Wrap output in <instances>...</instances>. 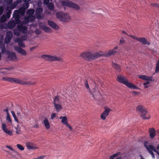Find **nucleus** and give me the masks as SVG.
Here are the masks:
<instances>
[{
    "label": "nucleus",
    "mask_w": 159,
    "mask_h": 159,
    "mask_svg": "<svg viewBox=\"0 0 159 159\" xmlns=\"http://www.w3.org/2000/svg\"><path fill=\"white\" fill-rule=\"evenodd\" d=\"M48 5V7L50 10L52 11L54 9V5L53 3H50Z\"/></svg>",
    "instance_id": "nucleus-37"
},
{
    "label": "nucleus",
    "mask_w": 159,
    "mask_h": 159,
    "mask_svg": "<svg viewBox=\"0 0 159 159\" xmlns=\"http://www.w3.org/2000/svg\"><path fill=\"white\" fill-rule=\"evenodd\" d=\"M18 25L17 28L18 30L23 34H26L28 32L27 28L26 26H23V24L21 23Z\"/></svg>",
    "instance_id": "nucleus-9"
},
{
    "label": "nucleus",
    "mask_w": 159,
    "mask_h": 159,
    "mask_svg": "<svg viewBox=\"0 0 159 159\" xmlns=\"http://www.w3.org/2000/svg\"><path fill=\"white\" fill-rule=\"evenodd\" d=\"M41 57L44 59L50 61H61L62 59L56 56H52L48 55H43L41 56Z\"/></svg>",
    "instance_id": "nucleus-7"
},
{
    "label": "nucleus",
    "mask_w": 159,
    "mask_h": 159,
    "mask_svg": "<svg viewBox=\"0 0 159 159\" xmlns=\"http://www.w3.org/2000/svg\"><path fill=\"white\" fill-rule=\"evenodd\" d=\"M62 3L64 6L74 9L75 10H79L80 9V7L78 5L71 1H63Z\"/></svg>",
    "instance_id": "nucleus-8"
},
{
    "label": "nucleus",
    "mask_w": 159,
    "mask_h": 159,
    "mask_svg": "<svg viewBox=\"0 0 159 159\" xmlns=\"http://www.w3.org/2000/svg\"><path fill=\"white\" fill-rule=\"evenodd\" d=\"M155 72L156 73H158L159 72V59L158 60L157 63Z\"/></svg>",
    "instance_id": "nucleus-38"
},
{
    "label": "nucleus",
    "mask_w": 159,
    "mask_h": 159,
    "mask_svg": "<svg viewBox=\"0 0 159 159\" xmlns=\"http://www.w3.org/2000/svg\"><path fill=\"white\" fill-rule=\"evenodd\" d=\"M136 110L137 112L140 113V116L143 119H148L150 118V115L143 106L140 105H138L136 107Z\"/></svg>",
    "instance_id": "nucleus-4"
},
{
    "label": "nucleus",
    "mask_w": 159,
    "mask_h": 159,
    "mask_svg": "<svg viewBox=\"0 0 159 159\" xmlns=\"http://www.w3.org/2000/svg\"><path fill=\"white\" fill-rule=\"evenodd\" d=\"M35 33L36 35H39L41 34V31L38 29H36L35 31Z\"/></svg>",
    "instance_id": "nucleus-44"
},
{
    "label": "nucleus",
    "mask_w": 159,
    "mask_h": 159,
    "mask_svg": "<svg viewBox=\"0 0 159 159\" xmlns=\"http://www.w3.org/2000/svg\"><path fill=\"white\" fill-rule=\"evenodd\" d=\"M16 41L18 42V43L22 42V40L20 39V38H17L16 39Z\"/></svg>",
    "instance_id": "nucleus-54"
},
{
    "label": "nucleus",
    "mask_w": 159,
    "mask_h": 159,
    "mask_svg": "<svg viewBox=\"0 0 159 159\" xmlns=\"http://www.w3.org/2000/svg\"><path fill=\"white\" fill-rule=\"evenodd\" d=\"M151 6L153 7H156L159 8V3L157 4L155 3H152L150 4Z\"/></svg>",
    "instance_id": "nucleus-41"
},
{
    "label": "nucleus",
    "mask_w": 159,
    "mask_h": 159,
    "mask_svg": "<svg viewBox=\"0 0 159 159\" xmlns=\"http://www.w3.org/2000/svg\"><path fill=\"white\" fill-rule=\"evenodd\" d=\"M0 48H1V52L3 54L6 53L7 54V51L6 49L5 45H2L0 47Z\"/></svg>",
    "instance_id": "nucleus-35"
},
{
    "label": "nucleus",
    "mask_w": 159,
    "mask_h": 159,
    "mask_svg": "<svg viewBox=\"0 0 159 159\" xmlns=\"http://www.w3.org/2000/svg\"><path fill=\"white\" fill-rule=\"evenodd\" d=\"M149 81H148L146 82H144L143 83V85L144 86H145L146 85H147L150 84V82Z\"/></svg>",
    "instance_id": "nucleus-58"
},
{
    "label": "nucleus",
    "mask_w": 159,
    "mask_h": 159,
    "mask_svg": "<svg viewBox=\"0 0 159 159\" xmlns=\"http://www.w3.org/2000/svg\"><path fill=\"white\" fill-rule=\"evenodd\" d=\"M16 114H17V115L18 116H21V114H20V113L19 111H18V112L16 113Z\"/></svg>",
    "instance_id": "nucleus-62"
},
{
    "label": "nucleus",
    "mask_w": 159,
    "mask_h": 159,
    "mask_svg": "<svg viewBox=\"0 0 159 159\" xmlns=\"http://www.w3.org/2000/svg\"><path fill=\"white\" fill-rule=\"evenodd\" d=\"M105 109L104 111L102 113L101 116V118L103 120H105L106 119V117L108 115L111 111L110 108L106 109L105 107Z\"/></svg>",
    "instance_id": "nucleus-10"
},
{
    "label": "nucleus",
    "mask_w": 159,
    "mask_h": 159,
    "mask_svg": "<svg viewBox=\"0 0 159 159\" xmlns=\"http://www.w3.org/2000/svg\"><path fill=\"white\" fill-rule=\"evenodd\" d=\"M11 114L12 115V116H13L15 121L16 122H17V123H19L18 120L17 118V117L16 116V115L15 112L14 111H11Z\"/></svg>",
    "instance_id": "nucleus-36"
},
{
    "label": "nucleus",
    "mask_w": 159,
    "mask_h": 159,
    "mask_svg": "<svg viewBox=\"0 0 159 159\" xmlns=\"http://www.w3.org/2000/svg\"><path fill=\"white\" fill-rule=\"evenodd\" d=\"M114 158V156H113V155H112L110 157L109 159H113Z\"/></svg>",
    "instance_id": "nucleus-63"
},
{
    "label": "nucleus",
    "mask_w": 159,
    "mask_h": 159,
    "mask_svg": "<svg viewBox=\"0 0 159 159\" xmlns=\"http://www.w3.org/2000/svg\"><path fill=\"white\" fill-rule=\"evenodd\" d=\"M13 17L15 18V21L17 24H20L22 23L21 20H20V15H13Z\"/></svg>",
    "instance_id": "nucleus-25"
},
{
    "label": "nucleus",
    "mask_w": 159,
    "mask_h": 159,
    "mask_svg": "<svg viewBox=\"0 0 159 159\" xmlns=\"http://www.w3.org/2000/svg\"><path fill=\"white\" fill-rule=\"evenodd\" d=\"M15 50L18 53L21 54L25 56L27 54V52L26 51L20 47L16 46L15 47Z\"/></svg>",
    "instance_id": "nucleus-17"
},
{
    "label": "nucleus",
    "mask_w": 159,
    "mask_h": 159,
    "mask_svg": "<svg viewBox=\"0 0 159 159\" xmlns=\"http://www.w3.org/2000/svg\"><path fill=\"white\" fill-rule=\"evenodd\" d=\"M66 126L68 127L69 129H70L71 130L72 129V128H71V126L70 125H69L68 123L67 124H66V125H65Z\"/></svg>",
    "instance_id": "nucleus-60"
},
{
    "label": "nucleus",
    "mask_w": 159,
    "mask_h": 159,
    "mask_svg": "<svg viewBox=\"0 0 159 159\" xmlns=\"http://www.w3.org/2000/svg\"><path fill=\"white\" fill-rule=\"evenodd\" d=\"M120 154V153L119 152H118L116 153L115 154H113V156H114V157H117L118 155H119Z\"/></svg>",
    "instance_id": "nucleus-57"
},
{
    "label": "nucleus",
    "mask_w": 159,
    "mask_h": 159,
    "mask_svg": "<svg viewBox=\"0 0 159 159\" xmlns=\"http://www.w3.org/2000/svg\"><path fill=\"white\" fill-rule=\"evenodd\" d=\"M12 37V34L10 31H8L6 33V37L5 39V42L7 43H9Z\"/></svg>",
    "instance_id": "nucleus-14"
},
{
    "label": "nucleus",
    "mask_w": 159,
    "mask_h": 159,
    "mask_svg": "<svg viewBox=\"0 0 159 159\" xmlns=\"http://www.w3.org/2000/svg\"><path fill=\"white\" fill-rule=\"evenodd\" d=\"M84 81V85L85 87H86V89L88 90H90V89L89 86L88 84V81L87 80H85Z\"/></svg>",
    "instance_id": "nucleus-29"
},
{
    "label": "nucleus",
    "mask_w": 159,
    "mask_h": 159,
    "mask_svg": "<svg viewBox=\"0 0 159 159\" xmlns=\"http://www.w3.org/2000/svg\"><path fill=\"white\" fill-rule=\"evenodd\" d=\"M3 111H4L6 112H7V114H9L8 109V108H7L6 109H4Z\"/></svg>",
    "instance_id": "nucleus-61"
},
{
    "label": "nucleus",
    "mask_w": 159,
    "mask_h": 159,
    "mask_svg": "<svg viewBox=\"0 0 159 159\" xmlns=\"http://www.w3.org/2000/svg\"><path fill=\"white\" fill-rule=\"evenodd\" d=\"M19 14L18 10H15L14 11L13 15H20Z\"/></svg>",
    "instance_id": "nucleus-48"
},
{
    "label": "nucleus",
    "mask_w": 159,
    "mask_h": 159,
    "mask_svg": "<svg viewBox=\"0 0 159 159\" xmlns=\"http://www.w3.org/2000/svg\"><path fill=\"white\" fill-rule=\"evenodd\" d=\"M45 126L46 129H49L50 127V124L47 118H46L43 121Z\"/></svg>",
    "instance_id": "nucleus-26"
},
{
    "label": "nucleus",
    "mask_w": 159,
    "mask_h": 159,
    "mask_svg": "<svg viewBox=\"0 0 159 159\" xmlns=\"http://www.w3.org/2000/svg\"><path fill=\"white\" fill-rule=\"evenodd\" d=\"M138 41L142 43L143 44L149 45L150 44V43L148 42L145 38L143 37L139 38Z\"/></svg>",
    "instance_id": "nucleus-21"
},
{
    "label": "nucleus",
    "mask_w": 159,
    "mask_h": 159,
    "mask_svg": "<svg viewBox=\"0 0 159 159\" xmlns=\"http://www.w3.org/2000/svg\"><path fill=\"white\" fill-rule=\"evenodd\" d=\"M30 21V17H25V18L23 22H22V23L23 24L25 23V24H28Z\"/></svg>",
    "instance_id": "nucleus-30"
},
{
    "label": "nucleus",
    "mask_w": 159,
    "mask_h": 159,
    "mask_svg": "<svg viewBox=\"0 0 159 159\" xmlns=\"http://www.w3.org/2000/svg\"><path fill=\"white\" fill-rule=\"evenodd\" d=\"M45 157V156L42 155L38 157L34 158V159H43Z\"/></svg>",
    "instance_id": "nucleus-50"
},
{
    "label": "nucleus",
    "mask_w": 159,
    "mask_h": 159,
    "mask_svg": "<svg viewBox=\"0 0 159 159\" xmlns=\"http://www.w3.org/2000/svg\"><path fill=\"white\" fill-rule=\"evenodd\" d=\"M56 116V113H53L52 114L51 117V119H53Z\"/></svg>",
    "instance_id": "nucleus-53"
},
{
    "label": "nucleus",
    "mask_w": 159,
    "mask_h": 159,
    "mask_svg": "<svg viewBox=\"0 0 159 159\" xmlns=\"http://www.w3.org/2000/svg\"><path fill=\"white\" fill-rule=\"evenodd\" d=\"M7 55H8V58L10 60H12L15 59L16 56L15 53L9 50L7 52Z\"/></svg>",
    "instance_id": "nucleus-12"
},
{
    "label": "nucleus",
    "mask_w": 159,
    "mask_h": 159,
    "mask_svg": "<svg viewBox=\"0 0 159 159\" xmlns=\"http://www.w3.org/2000/svg\"><path fill=\"white\" fill-rule=\"evenodd\" d=\"M143 144L144 147L146 148L148 152L151 155L153 158L154 159L155 156L152 151L155 152L159 155V152L156 149L153 145H149L148 142L146 141H144L143 142Z\"/></svg>",
    "instance_id": "nucleus-5"
},
{
    "label": "nucleus",
    "mask_w": 159,
    "mask_h": 159,
    "mask_svg": "<svg viewBox=\"0 0 159 159\" xmlns=\"http://www.w3.org/2000/svg\"><path fill=\"white\" fill-rule=\"evenodd\" d=\"M112 66L113 68L115 69L118 72L121 71V70L120 66L117 64L113 62L112 63Z\"/></svg>",
    "instance_id": "nucleus-22"
},
{
    "label": "nucleus",
    "mask_w": 159,
    "mask_h": 159,
    "mask_svg": "<svg viewBox=\"0 0 159 159\" xmlns=\"http://www.w3.org/2000/svg\"><path fill=\"white\" fill-rule=\"evenodd\" d=\"M3 36L0 35V46L2 44L3 42Z\"/></svg>",
    "instance_id": "nucleus-47"
},
{
    "label": "nucleus",
    "mask_w": 159,
    "mask_h": 159,
    "mask_svg": "<svg viewBox=\"0 0 159 159\" xmlns=\"http://www.w3.org/2000/svg\"><path fill=\"white\" fill-rule=\"evenodd\" d=\"M6 120L9 122L10 123H11V118H10V116L9 115V114H8L7 115V116L6 117Z\"/></svg>",
    "instance_id": "nucleus-42"
},
{
    "label": "nucleus",
    "mask_w": 159,
    "mask_h": 159,
    "mask_svg": "<svg viewBox=\"0 0 159 159\" xmlns=\"http://www.w3.org/2000/svg\"><path fill=\"white\" fill-rule=\"evenodd\" d=\"M18 11L20 14L22 16H23L25 14V8L21 7L19 8V10H18Z\"/></svg>",
    "instance_id": "nucleus-28"
},
{
    "label": "nucleus",
    "mask_w": 159,
    "mask_h": 159,
    "mask_svg": "<svg viewBox=\"0 0 159 159\" xmlns=\"http://www.w3.org/2000/svg\"><path fill=\"white\" fill-rule=\"evenodd\" d=\"M117 80L119 82L125 84L128 87L134 89H137V87L136 86L131 83L129 82L126 78L123 75H117Z\"/></svg>",
    "instance_id": "nucleus-3"
},
{
    "label": "nucleus",
    "mask_w": 159,
    "mask_h": 159,
    "mask_svg": "<svg viewBox=\"0 0 159 159\" xmlns=\"http://www.w3.org/2000/svg\"><path fill=\"white\" fill-rule=\"evenodd\" d=\"M57 18L61 21L63 22H68L70 19L69 15L62 12H57L56 14Z\"/></svg>",
    "instance_id": "nucleus-6"
},
{
    "label": "nucleus",
    "mask_w": 159,
    "mask_h": 159,
    "mask_svg": "<svg viewBox=\"0 0 159 159\" xmlns=\"http://www.w3.org/2000/svg\"><path fill=\"white\" fill-rule=\"evenodd\" d=\"M17 5V3L16 2H13L10 6V8L11 9H14Z\"/></svg>",
    "instance_id": "nucleus-39"
},
{
    "label": "nucleus",
    "mask_w": 159,
    "mask_h": 159,
    "mask_svg": "<svg viewBox=\"0 0 159 159\" xmlns=\"http://www.w3.org/2000/svg\"><path fill=\"white\" fill-rule=\"evenodd\" d=\"M39 25L40 29L46 32H49L51 31V29L49 27L45 26L42 23H40Z\"/></svg>",
    "instance_id": "nucleus-18"
},
{
    "label": "nucleus",
    "mask_w": 159,
    "mask_h": 159,
    "mask_svg": "<svg viewBox=\"0 0 159 159\" xmlns=\"http://www.w3.org/2000/svg\"><path fill=\"white\" fill-rule=\"evenodd\" d=\"M60 119H62L61 123H63L64 125L67 124L68 123L67 118L66 116H61L59 117Z\"/></svg>",
    "instance_id": "nucleus-24"
},
{
    "label": "nucleus",
    "mask_w": 159,
    "mask_h": 159,
    "mask_svg": "<svg viewBox=\"0 0 159 159\" xmlns=\"http://www.w3.org/2000/svg\"><path fill=\"white\" fill-rule=\"evenodd\" d=\"M132 38L136 40L137 41H138L139 38H138L136 37V36H135L134 35L132 36Z\"/></svg>",
    "instance_id": "nucleus-59"
},
{
    "label": "nucleus",
    "mask_w": 159,
    "mask_h": 159,
    "mask_svg": "<svg viewBox=\"0 0 159 159\" xmlns=\"http://www.w3.org/2000/svg\"><path fill=\"white\" fill-rule=\"evenodd\" d=\"M34 10L33 9H28L26 12V13L28 15H32L34 12Z\"/></svg>",
    "instance_id": "nucleus-34"
},
{
    "label": "nucleus",
    "mask_w": 159,
    "mask_h": 159,
    "mask_svg": "<svg viewBox=\"0 0 159 159\" xmlns=\"http://www.w3.org/2000/svg\"><path fill=\"white\" fill-rule=\"evenodd\" d=\"M7 18L5 15H3L0 18V23L5 22Z\"/></svg>",
    "instance_id": "nucleus-31"
},
{
    "label": "nucleus",
    "mask_w": 159,
    "mask_h": 159,
    "mask_svg": "<svg viewBox=\"0 0 159 159\" xmlns=\"http://www.w3.org/2000/svg\"><path fill=\"white\" fill-rule=\"evenodd\" d=\"M139 78L141 79L144 80L150 81H153L152 79V76H147L145 75H139Z\"/></svg>",
    "instance_id": "nucleus-19"
},
{
    "label": "nucleus",
    "mask_w": 159,
    "mask_h": 159,
    "mask_svg": "<svg viewBox=\"0 0 159 159\" xmlns=\"http://www.w3.org/2000/svg\"><path fill=\"white\" fill-rule=\"evenodd\" d=\"M30 17V21H34V17L33 16H29Z\"/></svg>",
    "instance_id": "nucleus-52"
},
{
    "label": "nucleus",
    "mask_w": 159,
    "mask_h": 159,
    "mask_svg": "<svg viewBox=\"0 0 159 159\" xmlns=\"http://www.w3.org/2000/svg\"><path fill=\"white\" fill-rule=\"evenodd\" d=\"M49 0H43V3L46 5H47L49 4Z\"/></svg>",
    "instance_id": "nucleus-51"
},
{
    "label": "nucleus",
    "mask_w": 159,
    "mask_h": 159,
    "mask_svg": "<svg viewBox=\"0 0 159 159\" xmlns=\"http://www.w3.org/2000/svg\"><path fill=\"white\" fill-rule=\"evenodd\" d=\"M2 130L5 133L10 136H11L12 135V131L7 129L5 124L2 123Z\"/></svg>",
    "instance_id": "nucleus-13"
},
{
    "label": "nucleus",
    "mask_w": 159,
    "mask_h": 159,
    "mask_svg": "<svg viewBox=\"0 0 159 159\" xmlns=\"http://www.w3.org/2000/svg\"><path fill=\"white\" fill-rule=\"evenodd\" d=\"M125 41L123 37H122L121 39L120 40V44H123L125 43Z\"/></svg>",
    "instance_id": "nucleus-49"
},
{
    "label": "nucleus",
    "mask_w": 159,
    "mask_h": 159,
    "mask_svg": "<svg viewBox=\"0 0 159 159\" xmlns=\"http://www.w3.org/2000/svg\"><path fill=\"white\" fill-rule=\"evenodd\" d=\"M16 24V22L15 21L11 20L8 22V26L9 28L12 29L15 27Z\"/></svg>",
    "instance_id": "nucleus-23"
},
{
    "label": "nucleus",
    "mask_w": 159,
    "mask_h": 159,
    "mask_svg": "<svg viewBox=\"0 0 159 159\" xmlns=\"http://www.w3.org/2000/svg\"><path fill=\"white\" fill-rule=\"evenodd\" d=\"M60 101L58 96H56L54 99V104H59Z\"/></svg>",
    "instance_id": "nucleus-32"
},
{
    "label": "nucleus",
    "mask_w": 159,
    "mask_h": 159,
    "mask_svg": "<svg viewBox=\"0 0 159 159\" xmlns=\"http://www.w3.org/2000/svg\"><path fill=\"white\" fill-rule=\"evenodd\" d=\"M18 45L19 46L22 48H24L25 47V45L23 43L22 41L18 43Z\"/></svg>",
    "instance_id": "nucleus-45"
},
{
    "label": "nucleus",
    "mask_w": 159,
    "mask_h": 159,
    "mask_svg": "<svg viewBox=\"0 0 159 159\" xmlns=\"http://www.w3.org/2000/svg\"><path fill=\"white\" fill-rule=\"evenodd\" d=\"M26 146L27 149L29 150L34 149L38 148L37 146H36L35 144L30 142L26 143Z\"/></svg>",
    "instance_id": "nucleus-16"
},
{
    "label": "nucleus",
    "mask_w": 159,
    "mask_h": 159,
    "mask_svg": "<svg viewBox=\"0 0 159 159\" xmlns=\"http://www.w3.org/2000/svg\"><path fill=\"white\" fill-rule=\"evenodd\" d=\"M117 46H115L113 49H110L105 52H94L91 51H86L80 54V57L88 61L95 60L101 56L109 57L111 55H114L117 52L116 50Z\"/></svg>",
    "instance_id": "nucleus-1"
},
{
    "label": "nucleus",
    "mask_w": 159,
    "mask_h": 159,
    "mask_svg": "<svg viewBox=\"0 0 159 159\" xmlns=\"http://www.w3.org/2000/svg\"><path fill=\"white\" fill-rule=\"evenodd\" d=\"M4 8L2 6L0 7V16L2 15L3 13Z\"/></svg>",
    "instance_id": "nucleus-46"
},
{
    "label": "nucleus",
    "mask_w": 159,
    "mask_h": 159,
    "mask_svg": "<svg viewBox=\"0 0 159 159\" xmlns=\"http://www.w3.org/2000/svg\"><path fill=\"white\" fill-rule=\"evenodd\" d=\"M148 132L150 138L153 139L156 136V131L154 128H150L149 129Z\"/></svg>",
    "instance_id": "nucleus-11"
},
{
    "label": "nucleus",
    "mask_w": 159,
    "mask_h": 159,
    "mask_svg": "<svg viewBox=\"0 0 159 159\" xmlns=\"http://www.w3.org/2000/svg\"><path fill=\"white\" fill-rule=\"evenodd\" d=\"M122 33L124 34H126V35L129 36V35L125 31L123 30Z\"/></svg>",
    "instance_id": "nucleus-64"
},
{
    "label": "nucleus",
    "mask_w": 159,
    "mask_h": 159,
    "mask_svg": "<svg viewBox=\"0 0 159 159\" xmlns=\"http://www.w3.org/2000/svg\"><path fill=\"white\" fill-rule=\"evenodd\" d=\"M43 9L41 7H38L36 9L35 11L36 15L37 18L39 19L42 18L41 14L43 11Z\"/></svg>",
    "instance_id": "nucleus-15"
},
{
    "label": "nucleus",
    "mask_w": 159,
    "mask_h": 159,
    "mask_svg": "<svg viewBox=\"0 0 159 159\" xmlns=\"http://www.w3.org/2000/svg\"><path fill=\"white\" fill-rule=\"evenodd\" d=\"M48 25L54 29L57 30L58 29V26L53 21L48 20Z\"/></svg>",
    "instance_id": "nucleus-20"
},
{
    "label": "nucleus",
    "mask_w": 159,
    "mask_h": 159,
    "mask_svg": "<svg viewBox=\"0 0 159 159\" xmlns=\"http://www.w3.org/2000/svg\"><path fill=\"white\" fill-rule=\"evenodd\" d=\"M6 147L7 148H8V149H10L11 150H12V151H13V148L11 147L10 146L7 145L6 146Z\"/></svg>",
    "instance_id": "nucleus-56"
},
{
    "label": "nucleus",
    "mask_w": 159,
    "mask_h": 159,
    "mask_svg": "<svg viewBox=\"0 0 159 159\" xmlns=\"http://www.w3.org/2000/svg\"><path fill=\"white\" fill-rule=\"evenodd\" d=\"M32 127L34 128H38L39 127V125L38 124H36L32 126Z\"/></svg>",
    "instance_id": "nucleus-55"
},
{
    "label": "nucleus",
    "mask_w": 159,
    "mask_h": 159,
    "mask_svg": "<svg viewBox=\"0 0 159 159\" xmlns=\"http://www.w3.org/2000/svg\"><path fill=\"white\" fill-rule=\"evenodd\" d=\"M3 80L11 82H14L16 84H18L21 85H34L35 83L32 82L24 81L22 80L16 78H10L7 77H3Z\"/></svg>",
    "instance_id": "nucleus-2"
},
{
    "label": "nucleus",
    "mask_w": 159,
    "mask_h": 159,
    "mask_svg": "<svg viewBox=\"0 0 159 159\" xmlns=\"http://www.w3.org/2000/svg\"><path fill=\"white\" fill-rule=\"evenodd\" d=\"M17 147L19 148L20 150L22 151L24 149V148L23 147V146L20 144H17L16 145Z\"/></svg>",
    "instance_id": "nucleus-40"
},
{
    "label": "nucleus",
    "mask_w": 159,
    "mask_h": 159,
    "mask_svg": "<svg viewBox=\"0 0 159 159\" xmlns=\"http://www.w3.org/2000/svg\"><path fill=\"white\" fill-rule=\"evenodd\" d=\"M29 7V2H25L23 3L22 5V7L25 8V10L27 9Z\"/></svg>",
    "instance_id": "nucleus-33"
},
{
    "label": "nucleus",
    "mask_w": 159,
    "mask_h": 159,
    "mask_svg": "<svg viewBox=\"0 0 159 159\" xmlns=\"http://www.w3.org/2000/svg\"><path fill=\"white\" fill-rule=\"evenodd\" d=\"M11 13V10H9L7 12L6 14V17L7 18H9L10 17V15Z\"/></svg>",
    "instance_id": "nucleus-43"
},
{
    "label": "nucleus",
    "mask_w": 159,
    "mask_h": 159,
    "mask_svg": "<svg viewBox=\"0 0 159 159\" xmlns=\"http://www.w3.org/2000/svg\"><path fill=\"white\" fill-rule=\"evenodd\" d=\"M54 106L57 112L59 111L62 109L61 105L59 104H54Z\"/></svg>",
    "instance_id": "nucleus-27"
}]
</instances>
